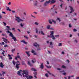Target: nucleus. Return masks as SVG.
Here are the masks:
<instances>
[{
	"label": "nucleus",
	"instance_id": "obj_1",
	"mask_svg": "<svg viewBox=\"0 0 79 79\" xmlns=\"http://www.w3.org/2000/svg\"><path fill=\"white\" fill-rule=\"evenodd\" d=\"M23 77H26L27 79H31L32 78V77L28 75V70H23Z\"/></svg>",
	"mask_w": 79,
	"mask_h": 79
},
{
	"label": "nucleus",
	"instance_id": "obj_2",
	"mask_svg": "<svg viewBox=\"0 0 79 79\" xmlns=\"http://www.w3.org/2000/svg\"><path fill=\"white\" fill-rule=\"evenodd\" d=\"M50 35H48L47 36L48 37H50V38H52V39L53 40H55L56 39V38H55V37L54 35H53V34H54V31H50Z\"/></svg>",
	"mask_w": 79,
	"mask_h": 79
},
{
	"label": "nucleus",
	"instance_id": "obj_3",
	"mask_svg": "<svg viewBox=\"0 0 79 79\" xmlns=\"http://www.w3.org/2000/svg\"><path fill=\"white\" fill-rule=\"evenodd\" d=\"M6 27H7V28H8L6 29V30L8 31L6 32L8 34V33H10L9 34V35L10 37H13L14 36L13 35V34L11 33V32H10V31H8V30H11V28H10V27L8 26H6Z\"/></svg>",
	"mask_w": 79,
	"mask_h": 79
},
{
	"label": "nucleus",
	"instance_id": "obj_4",
	"mask_svg": "<svg viewBox=\"0 0 79 79\" xmlns=\"http://www.w3.org/2000/svg\"><path fill=\"white\" fill-rule=\"evenodd\" d=\"M15 18H16L15 20H16L17 23H20V21H22V22H23V21H24V19H25V18H23V19H20L19 17H17L16 16H15Z\"/></svg>",
	"mask_w": 79,
	"mask_h": 79
},
{
	"label": "nucleus",
	"instance_id": "obj_5",
	"mask_svg": "<svg viewBox=\"0 0 79 79\" xmlns=\"http://www.w3.org/2000/svg\"><path fill=\"white\" fill-rule=\"evenodd\" d=\"M20 65V63H19V61H17L16 63V68L17 69H18L19 68V65Z\"/></svg>",
	"mask_w": 79,
	"mask_h": 79
},
{
	"label": "nucleus",
	"instance_id": "obj_6",
	"mask_svg": "<svg viewBox=\"0 0 79 79\" xmlns=\"http://www.w3.org/2000/svg\"><path fill=\"white\" fill-rule=\"evenodd\" d=\"M69 7L70 8V10L71 11L70 12V13H73V12H74V9H73V7L72 6H70Z\"/></svg>",
	"mask_w": 79,
	"mask_h": 79
},
{
	"label": "nucleus",
	"instance_id": "obj_7",
	"mask_svg": "<svg viewBox=\"0 0 79 79\" xmlns=\"http://www.w3.org/2000/svg\"><path fill=\"white\" fill-rule=\"evenodd\" d=\"M61 2H63V1L62 0H59ZM56 2V0H52L51 1V3H55Z\"/></svg>",
	"mask_w": 79,
	"mask_h": 79
},
{
	"label": "nucleus",
	"instance_id": "obj_8",
	"mask_svg": "<svg viewBox=\"0 0 79 79\" xmlns=\"http://www.w3.org/2000/svg\"><path fill=\"white\" fill-rule=\"evenodd\" d=\"M33 45L35 47H39V44H37V43H35L33 44Z\"/></svg>",
	"mask_w": 79,
	"mask_h": 79
},
{
	"label": "nucleus",
	"instance_id": "obj_9",
	"mask_svg": "<svg viewBox=\"0 0 79 79\" xmlns=\"http://www.w3.org/2000/svg\"><path fill=\"white\" fill-rule=\"evenodd\" d=\"M2 39L3 40L4 42H5L6 44L8 42V40H7V39L5 38H2Z\"/></svg>",
	"mask_w": 79,
	"mask_h": 79
},
{
	"label": "nucleus",
	"instance_id": "obj_10",
	"mask_svg": "<svg viewBox=\"0 0 79 79\" xmlns=\"http://www.w3.org/2000/svg\"><path fill=\"white\" fill-rule=\"evenodd\" d=\"M44 64L43 63H42L41 64V65L40 66V68H41L42 69H44Z\"/></svg>",
	"mask_w": 79,
	"mask_h": 79
},
{
	"label": "nucleus",
	"instance_id": "obj_11",
	"mask_svg": "<svg viewBox=\"0 0 79 79\" xmlns=\"http://www.w3.org/2000/svg\"><path fill=\"white\" fill-rule=\"evenodd\" d=\"M50 46H49V47H50V48H53V43H52V42H50Z\"/></svg>",
	"mask_w": 79,
	"mask_h": 79
},
{
	"label": "nucleus",
	"instance_id": "obj_12",
	"mask_svg": "<svg viewBox=\"0 0 79 79\" xmlns=\"http://www.w3.org/2000/svg\"><path fill=\"white\" fill-rule=\"evenodd\" d=\"M30 52L28 51V52H26V53L27 54L28 56H30L31 55L30 54H29V53Z\"/></svg>",
	"mask_w": 79,
	"mask_h": 79
},
{
	"label": "nucleus",
	"instance_id": "obj_13",
	"mask_svg": "<svg viewBox=\"0 0 79 79\" xmlns=\"http://www.w3.org/2000/svg\"><path fill=\"white\" fill-rule=\"evenodd\" d=\"M31 52L32 53H33L34 55H37V54L35 52V51L33 49H32Z\"/></svg>",
	"mask_w": 79,
	"mask_h": 79
},
{
	"label": "nucleus",
	"instance_id": "obj_14",
	"mask_svg": "<svg viewBox=\"0 0 79 79\" xmlns=\"http://www.w3.org/2000/svg\"><path fill=\"white\" fill-rule=\"evenodd\" d=\"M34 77L37 78V77H36V76H37V73L36 72H34Z\"/></svg>",
	"mask_w": 79,
	"mask_h": 79
},
{
	"label": "nucleus",
	"instance_id": "obj_15",
	"mask_svg": "<svg viewBox=\"0 0 79 79\" xmlns=\"http://www.w3.org/2000/svg\"><path fill=\"white\" fill-rule=\"evenodd\" d=\"M20 41L21 42H22V43L23 42V43H24V44H27V42H26L24 40H21Z\"/></svg>",
	"mask_w": 79,
	"mask_h": 79
},
{
	"label": "nucleus",
	"instance_id": "obj_16",
	"mask_svg": "<svg viewBox=\"0 0 79 79\" xmlns=\"http://www.w3.org/2000/svg\"><path fill=\"white\" fill-rule=\"evenodd\" d=\"M3 66H4V65L3 64L2 62H1L0 64V67L1 68H3Z\"/></svg>",
	"mask_w": 79,
	"mask_h": 79
},
{
	"label": "nucleus",
	"instance_id": "obj_17",
	"mask_svg": "<svg viewBox=\"0 0 79 79\" xmlns=\"http://www.w3.org/2000/svg\"><path fill=\"white\" fill-rule=\"evenodd\" d=\"M12 37V39L14 40V41H16L17 40L16 39V37H14V36Z\"/></svg>",
	"mask_w": 79,
	"mask_h": 79
},
{
	"label": "nucleus",
	"instance_id": "obj_18",
	"mask_svg": "<svg viewBox=\"0 0 79 79\" xmlns=\"http://www.w3.org/2000/svg\"><path fill=\"white\" fill-rule=\"evenodd\" d=\"M6 10L7 11L9 10V11H11V10L10 9V8L8 7H6Z\"/></svg>",
	"mask_w": 79,
	"mask_h": 79
},
{
	"label": "nucleus",
	"instance_id": "obj_19",
	"mask_svg": "<svg viewBox=\"0 0 79 79\" xmlns=\"http://www.w3.org/2000/svg\"><path fill=\"white\" fill-rule=\"evenodd\" d=\"M22 71V70H21L20 71H18V73H17V74H19V76H22V75L20 74V73H21L20 72H21Z\"/></svg>",
	"mask_w": 79,
	"mask_h": 79
},
{
	"label": "nucleus",
	"instance_id": "obj_20",
	"mask_svg": "<svg viewBox=\"0 0 79 79\" xmlns=\"http://www.w3.org/2000/svg\"><path fill=\"white\" fill-rule=\"evenodd\" d=\"M40 32L42 35H45V34L44 33V32L43 31H40Z\"/></svg>",
	"mask_w": 79,
	"mask_h": 79
},
{
	"label": "nucleus",
	"instance_id": "obj_21",
	"mask_svg": "<svg viewBox=\"0 0 79 79\" xmlns=\"http://www.w3.org/2000/svg\"><path fill=\"white\" fill-rule=\"evenodd\" d=\"M48 5V4L46 2H45L44 5V6H47Z\"/></svg>",
	"mask_w": 79,
	"mask_h": 79
},
{
	"label": "nucleus",
	"instance_id": "obj_22",
	"mask_svg": "<svg viewBox=\"0 0 79 79\" xmlns=\"http://www.w3.org/2000/svg\"><path fill=\"white\" fill-rule=\"evenodd\" d=\"M28 64L30 66H32V64H31L29 61H28Z\"/></svg>",
	"mask_w": 79,
	"mask_h": 79
},
{
	"label": "nucleus",
	"instance_id": "obj_23",
	"mask_svg": "<svg viewBox=\"0 0 79 79\" xmlns=\"http://www.w3.org/2000/svg\"><path fill=\"white\" fill-rule=\"evenodd\" d=\"M31 71H37L34 68H31Z\"/></svg>",
	"mask_w": 79,
	"mask_h": 79
},
{
	"label": "nucleus",
	"instance_id": "obj_24",
	"mask_svg": "<svg viewBox=\"0 0 79 79\" xmlns=\"http://www.w3.org/2000/svg\"><path fill=\"white\" fill-rule=\"evenodd\" d=\"M35 2H36L34 3V5H35V6H37V4L38 3V2L37 1H35Z\"/></svg>",
	"mask_w": 79,
	"mask_h": 79
},
{
	"label": "nucleus",
	"instance_id": "obj_25",
	"mask_svg": "<svg viewBox=\"0 0 79 79\" xmlns=\"http://www.w3.org/2000/svg\"><path fill=\"white\" fill-rule=\"evenodd\" d=\"M51 26L50 25H48L47 26V28L48 29H50V27Z\"/></svg>",
	"mask_w": 79,
	"mask_h": 79
},
{
	"label": "nucleus",
	"instance_id": "obj_26",
	"mask_svg": "<svg viewBox=\"0 0 79 79\" xmlns=\"http://www.w3.org/2000/svg\"><path fill=\"white\" fill-rule=\"evenodd\" d=\"M51 21L52 22H53L54 24H55L56 23V21L55 20H53V19H51Z\"/></svg>",
	"mask_w": 79,
	"mask_h": 79
},
{
	"label": "nucleus",
	"instance_id": "obj_27",
	"mask_svg": "<svg viewBox=\"0 0 79 79\" xmlns=\"http://www.w3.org/2000/svg\"><path fill=\"white\" fill-rule=\"evenodd\" d=\"M39 23L37 22H35L34 23L35 25H36V26H38V25H39Z\"/></svg>",
	"mask_w": 79,
	"mask_h": 79
},
{
	"label": "nucleus",
	"instance_id": "obj_28",
	"mask_svg": "<svg viewBox=\"0 0 79 79\" xmlns=\"http://www.w3.org/2000/svg\"><path fill=\"white\" fill-rule=\"evenodd\" d=\"M58 46H59V47H61V46H62V43H59Z\"/></svg>",
	"mask_w": 79,
	"mask_h": 79
},
{
	"label": "nucleus",
	"instance_id": "obj_29",
	"mask_svg": "<svg viewBox=\"0 0 79 79\" xmlns=\"http://www.w3.org/2000/svg\"><path fill=\"white\" fill-rule=\"evenodd\" d=\"M12 63L14 65H15V64H16V62H15V61L14 60L12 61Z\"/></svg>",
	"mask_w": 79,
	"mask_h": 79
},
{
	"label": "nucleus",
	"instance_id": "obj_30",
	"mask_svg": "<svg viewBox=\"0 0 79 79\" xmlns=\"http://www.w3.org/2000/svg\"><path fill=\"white\" fill-rule=\"evenodd\" d=\"M11 51L12 53H14V52H15V49H12V50H11Z\"/></svg>",
	"mask_w": 79,
	"mask_h": 79
},
{
	"label": "nucleus",
	"instance_id": "obj_31",
	"mask_svg": "<svg viewBox=\"0 0 79 79\" xmlns=\"http://www.w3.org/2000/svg\"><path fill=\"white\" fill-rule=\"evenodd\" d=\"M71 77H74V75H73V76H69L68 77V79H70Z\"/></svg>",
	"mask_w": 79,
	"mask_h": 79
},
{
	"label": "nucleus",
	"instance_id": "obj_32",
	"mask_svg": "<svg viewBox=\"0 0 79 79\" xmlns=\"http://www.w3.org/2000/svg\"><path fill=\"white\" fill-rule=\"evenodd\" d=\"M4 74H5V72H2V74H1L0 73V75L1 76H2V75Z\"/></svg>",
	"mask_w": 79,
	"mask_h": 79
},
{
	"label": "nucleus",
	"instance_id": "obj_33",
	"mask_svg": "<svg viewBox=\"0 0 79 79\" xmlns=\"http://www.w3.org/2000/svg\"><path fill=\"white\" fill-rule=\"evenodd\" d=\"M31 61L32 63H35V59H34V60H32Z\"/></svg>",
	"mask_w": 79,
	"mask_h": 79
},
{
	"label": "nucleus",
	"instance_id": "obj_34",
	"mask_svg": "<svg viewBox=\"0 0 79 79\" xmlns=\"http://www.w3.org/2000/svg\"><path fill=\"white\" fill-rule=\"evenodd\" d=\"M24 24L23 23H20V26L21 27H23V26H24Z\"/></svg>",
	"mask_w": 79,
	"mask_h": 79
},
{
	"label": "nucleus",
	"instance_id": "obj_35",
	"mask_svg": "<svg viewBox=\"0 0 79 79\" xmlns=\"http://www.w3.org/2000/svg\"><path fill=\"white\" fill-rule=\"evenodd\" d=\"M49 23H50V24H52V21L51 20H49Z\"/></svg>",
	"mask_w": 79,
	"mask_h": 79
},
{
	"label": "nucleus",
	"instance_id": "obj_36",
	"mask_svg": "<svg viewBox=\"0 0 79 79\" xmlns=\"http://www.w3.org/2000/svg\"><path fill=\"white\" fill-rule=\"evenodd\" d=\"M35 31H36V34L38 33V30L37 29V28H36L35 29Z\"/></svg>",
	"mask_w": 79,
	"mask_h": 79
},
{
	"label": "nucleus",
	"instance_id": "obj_37",
	"mask_svg": "<svg viewBox=\"0 0 79 79\" xmlns=\"http://www.w3.org/2000/svg\"><path fill=\"white\" fill-rule=\"evenodd\" d=\"M57 20H58L59 22L61 21V19H60L59 18H57Z\"/></svg>",
	"mask_w": 79,
	"mask_h": 79
},
{
	"label": "nucleus",
	"instance_id": "obj_38",
	"mask_svg": "<svg viewBox=\"0 0 79 79\" xmlns=\"http://www.w3.org/2000/svg\"><path fill=\"white\" fill-rule=\"evenodd\" d=\"M24 37H25V39H29V38L27 36H24Z\"/></svg>",
	"mask_w": 79,
	"mask_h": 79
},
{
	"label": "nucleus",
	"instance_id": "obj_39",
	"mask_svg": "<svg viewBox=\"0 0 79 79\" xmlns=\"http://www.w3.org/2000/svg\"><path fill=\"white\" fill-rule=\"evenodd\" d=\"M50 2H51V1H50V0H49L48 1H46V2L48 4V3H50Z\"/></svg>",
	"mask_w": 79,
	"mask_h": 79
},
{
	"label": "nucleus",
	"instance_id": "obj_40",
	"mask_svg": "<svg viewBox=\"0 0 79 79\" xmlns=\"http://www.w3.org/2000/svg\"><path fill=\"white\" fill-rule=\"evenodd\" d=\"M46 66L47 68H51V66H48L47 65H46Z\"/></svg>",
	"mask_w": 79,
	"mask_h": 79
},
{
	"label": "nucleus",
	"instance_id": "obj_41",
	"mask_svg": "<svg viewBox=\"0 0 79 79\" xmlns=\"http://www.w3.org/2000/svg\"><path fill=\"white\" fill-rule=\"evenodd\" d=\"M63 4H61L60 5V6L61 7V8H62V7H63Z\"/></svg>",
	"mask_w": 79,
	"mask_h": 79
},
{
	"label": "nucleus",
	"instance_id": "obj_42",
	"mask_svg": "<svg viewBox=\"0 0 79 79\" xmlns=\"http://www.w3.org/2000/svg\"><path fill=\"white\" fill-rule=\"evenodd\" d=\"M62 68H64V69H65V68H66V66H65L64 65H62Z\"/></svg>",
	"mask_w": 79,
	"mask_h": 79
},
{
	"label": "nucleus",
	"instance_id": "obj_43",
	"mask_svg": "<svg viewBox=\"0 0 79 79\" xmlns=\"http://www.w3.org/2000/svg\"><path fill=\"white\" fill-rule=\"evenodd\" d=\"M50 29L51 30H52V31H54V28H50V29Z\"/></svg>",
	"mask_w": 79,
	"mask_h": 79
},
{
	"label": "nucleus",
	"instance_id": "obj_44",
	"mask_svg": "<svg viewBox=\"0 0 79 79\" xmlns=\"http://www.w3.org/2000/svg\"><path fill=\"white\" fill-rule=\"evenodd\" d=\"M74 42L76 43L77 44V40H74Z\"/></svg>",
	"mask_w": 79,
	"mask_h": 79
},
{
	"label": "nucleus",
	"instance_id": "obj_45",
	"mask_svg": "<svg viewBox=\"0 0 79 79\" xmlns=\"http://www.w3.org/2000/svg\"><path fill=\"white\" fill-rule=\"evenodd\" d=\"M2 35H3V36H6V34H2Z\"/></svg>",
	"mask_w": 79,
	"mask_h": 79
},
{
	"label": "nucleus",
	"instance_id": "obj_46",
	"mask_svg": "<svg viewBox=\"0 0 79 79\" xmlns=\"http://www.w3.org/2000/svg\"><path fill=\"white\" fill-rule=\"evenodd\" d=\"M38 47V48H37V50H40V47Z\"/></svg>",
	"mask_w": 79,
	"mask_h": 79
},
{
	"label": "nucleus",
	"instance_id": "obj_47",
	"mask_svg": "<svg viewBox=\"0 0 79 79\" xmlns=\"http://www.w3.org/2000/svg\"><path fill=\"white\" fill-rule=\"evenodd\" d=\"M77 31V30L76 29H73V32H76Z\"/></svg>",
	"mask_w": 79,
	"mask_h": 79
},
{
	"label": "nucleus",
	"instance_id": "obj_48",
	"mask_svg": "<svg viewBox=\"0 0 79 79\" xmlns=\"http://www.w3.org/2000/svg\"><path fill=\"white\" fill-rule=\"evenodd\" d=\"M45 76H46V77H48V74L47 73H46L45 74Z\"/></svg>",
	"mask_w": 79,
	"mask_h": 79
},
{
	"label": "nucleus",
	"instance_id": "obj_49",
	"mask_svg": "<svg viewBox=\"0 0 79 79\" xmlns=\"http://www.w3.org/2000/svg\"><path fill=\"white\" fill-rule=\"evenodd\" d=\"M47 73H49V74L50 75H52V73H50V72L49 71H47Z\"/></svg>",
	"mask_w": 79,
	"mask_h": 79
},
{
	"label": "nucleus",
	"instance_id": "obj_50",
	"mask_svg": "<svg viewBox=\"0 0 79 79\" xmlns=\"http://www.w3.org/2000/svg\"><path fill=\"white\" fill-rule=\"evenodd\" d=\"M3 24H4V26H6V23H5V22H3Z\"/></svg>",
	"mask_w": 79,
	"mask_h": 79
},
{
	"label": "nucleus",
	"instance_id": "obj_51",
	"mask_svg": "<svg viewBox=\"0 0 79 79\" xmlns=\"http://www.w3.org/2000/svg\"><path fill=\"white\" fill-rule=\"evenodd\" d=\"M7 46H8V45H6V44H5L4 46V47H7Z\"/></svg>",
	"mask_w": 79,
	"mask_h": 79
},
{
	"label": "nucleus",
	"instance_id": "obj_52",
	"mask_svg": "<svg viewBox=\"0 0 79 79\" xmlns=\"http://www.w3.org/2000/svg\"><path fill=\"white\" fill-rule=\"evenodd\" d=\"M4 44H5V43H4V42H2V45H4Z\"/></svg>",
	"mask_w": 79,
	"mask_h": 79
},
{
	"label": "nucleus",
	"instance_id": "obj_53",
	"mask_svg": "<svg viewBox=\"0 0 79 79\" xmlns=\"http://www.w3.org/2000/svg\"><path fill=\"white\" fill-rule=\"evenodd\" d=\"M17 57L18 58H20V56H17Z\"/></svg>",
	"mask_w": 79,
	"mask_h": 79
},
{
	"label": "nucleus",
	"instance_id": "obj_54",
	"mask_svg": "<svg viewBox=\"0 0 79 79\" xmlns=\"http://www.w3.org/2000/svg\"><path fill=\"white\" fill-rule=\"evenodd\" d=\"M34 37H35V38H37V36L36 35H34Z\"/></svg>",
	"mask_w": 79,
	"mask_h": 79
},
{
	"label": "nucleus",
	"instance_id": "obj_55",
	"mask_svg": "<svg viewBox=\"0 0 79 79\" xmlns=\"http://www.w3.org/2000/svg\"><path fill=\"white\" fill-rule=\"evenodd\" d=\"M15 60H18V57H15Z\"/></svg>",
	"mask_w": 79,
	"mask_h": 79
},
{
	"label": "nucleus",
	"instance_id": "obj_56",
	"mask_svg": "<svg viewBox=\"0 0 79 79\" xmlns=\"http://www.w3.org/2000/svg\"><path fill=\"white\" fill-rule=\"evenodd\" d=\"M2 18V16L1 15H0V19Z\"/></svg>",
	"mask_w": 79,
	"mask_h": 79
},
{
	"label": "nucleus",
	"instance_id": "obj_57",
	"mask_svg": "<svg viewBox=\"0 0 79 79\" xmlns=\"http://www.w3.org/2000/svg\"><path fill=\"white\" fill-rule=\"evenodd\" d=\"M57 70H59V71H60L61 70V69H60V68H58L57 69Z\"/></svg>",
	"mask_w": 79,
	"mask_h": 79
},
{
	"label": "nucleus",
	"instance_id": "obj_58",
	"mask_svg": "<svg viewBox=\"0 0 79 79\" xmlns=\"http://www.w3.org/2000/svg\"><path fill=\"white\" fill-rule=\"evenodd\" d=\"M62 74H63V75H66V73H63Z\"/></svg>",
	"mask_w": 79,
	"mask_h": 79
},
{
	"label": "nucleus",
	"instance_id": "obj_59",
	"mask_svg": "<svg viewBox=\"0 0 79 79\" xmlns=\"http://www.w3.org/2000/svg\"><path fill=\"white\" fill-rule=\"evenodd\" d=\"M71 24H69V27H71Z\"/></svg>",
	"mask_w": 79,
	"mask_h": 79
},
{
	"label": "nucleus",
	"instance_id": "obj_60",
	"mask_svg": "<svg viewBox=\"0 0 79 79\" xmlns=\"http://www.w3.org/2000/svg\"><path fill=\"white\" fill-rule=\"evenodd\" d=\"M12 13H16V12L15 10H12Z\"/></svg>",
	"mask_w": 79,
	"mask_h": 79
},
{
	"label": "nucleus",
	"instance_id": "obj_61",
	"mask_svg": "<svg viewBox=\"0 0 79 79\" xmlns=\"http://www.w3.org/2000/svg\"><path fill=\"white\" fill-rule=\"evenodd\" d=\"M62 54L63 55H64V52H62Z\"/></svg>",
	"mask_w": 79,
	"mask_h": 79
},
{
	"label": "nucleus",
	"instance_id": "obj_62",
	"mask_svg": "<svg viewBox=\"0 0 79 79\" xmlns=\"http://www.w3.org/2000/svg\"><path fill=\"white\" fill-rule=\"evenodd\" d=\"M8 5H11V2H9Z\"/></svg>",
	"mask_w": 79,
	"mask_h": 79
},
{
	"label": "nucleus",
	"instance_id": "obj_63",
	"mask_svg": "<svg viewBox=\"0 0 79 79\" xmlns=\"http://www.w3.org/2000/svg\"><path fill=\"white\" fill-rule=\"evenodd\" d=\"M15 28H12V31H13V30H15Z\"/></svg>",
	"mask_w": 79,
	"mask_h": 79
},
{
	"label": "nucleus",
	"instance_id": "obj_64",
	"mask_svg": "<svg viewBox=\"0 0 79 79\" xmlns=\"http://www.w3.org/2000/svg\"><path fill=\"white\" fill-rule=\"evenodd\" d=\"M76 79H79V77H77L76 78Z\"/></svg>",
	"mask_w": 79,
	"mask_h": 79
}]
</instances>
